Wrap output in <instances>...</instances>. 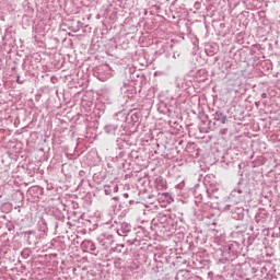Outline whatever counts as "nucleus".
Wrapping results in <instances>:
<instances>
[{
    "mask_svg": "<svg viewBox=\"0 0 280 280\" xmlns=\"http://www.w3.org/2000/svg\"><path fill=\"white\" fill-rule=\"evenodd\" d=\"M240 256V247L237 243H232L230 246L225 247L223 250V257L225 261H235Z\"/></svg>",
    "mask_w": 280,
    "mask_h": 280,
    "instance_id": "f257e3e1",
    "label": "nucleus"
},
{
    "mask_svg": "<svg viewBox=\"0 0 280 280\" xmlns=\"http://www.w3.org/2000/svg\"><path fill=\"white\" fill-rule=\"evenodd\" d=\"M97 75L96 78L98 80H101V82H106V80L110 79V68L108 67V65H105V66H101L98 69H97Z\"/></svg>",
    "mask_w": 280,
    "mask_h": 280,
    "instance_id": "f03ea898",
    "label": "nucleus"
},
{
    "mask_svg": "<svg viewBox=\"0 0 280 280\" xmlns=\"http://www.w3.org/2000/svg\"><path fill=\"white\" fill-rule=\"evenodd\" d=\"M266 222H268V211L266 210H259L256 214H255V223L259 224V226H264V224H266Z\"/></svg>",
    "mask_w": 280,
    "mask_h": 280,
    "instance_id": "7ed1b4c3",
    "label": "nucleus"
},
{
    "mask_svg": "<svg viewBox=\"0 0 280 280\" xmlns=\"http://www.w3.org/2000/svg\"><path fill=\"white\" fill-rule=\"evenodd\" d=\"M97 242L101 246L107 248V246H110V244H113V235L103 233L98 235Z\"/></svg>",
    "mask_w": 280,
    "mask_h": 280,
    "instance_id": "20e7f679",
    "label": "nucleus"
},
{
    "mask_svg": "<svg viewBox=\"0 0 280 280\" xmlns=\"http://www.w3.org/2000/svg\"><path fill=\"white\" fill-rule=\"evenodd\" d=\"M81 247L86 253H92V255H97V252H96L97 247L95 246V243H93V241H91V240L83 241L81 244Z\"/></svg>",
    "mask_w": 280,
    "mask_h": 280,
    "instance_id": "39448f33",
    "label": "nucleus"
},
{
    "mask_svg": "<svg viewBox=\"0 0 280 280\" xmlns=\"http://www.w3.org/2000/svg\"><path fill=\"white\" fill-rule=\"evenodd\" d=\"M132 226L127 223H120L119 226L116 229V233L120 235V237H126L128 235V232L131 231Z\"/></svg>",
    "mask_w": 280,
    "mask_h": 280,
    "instance_id": "423d86ee",
    "label": "nucleus"
},
{
    "mask_svg": "<svg viewBox=\"0 0 280 280\" xmlns=\"http://www.w3.org/2000/svg\"><path fill=\"white\" fill-rule=\"evenodd\" d=\"M231 215L234 220H244V208H232Z\"/></svg>",
    "mask_w": 280,
    "mask_h": 280,
    "instance_id": "0eeeda50",
    "label": "nucleus"
},
{
    "mask_svg": "<svg viewBox=\"0 0 280 280\" xmlns=\"http://www.w3.org/2000/svg\"><path fill=\"white\" fill-rule=\"evenodd\" d=\"M214 121H219V124H226V115L220 110L213 114Z\"/></svg>",
    "mask_w": 280,
    "mask_h": 280,
    "instance_id": "6e6552de",
    "label": "nucleus"
},
{
    "mask_svg": "<svg viewBox=\"0 0 280 280\" xmlns=\"http://www.w3.org/2000/svg\"><path fill=\"white\" fill-rule=\"evenodd\" d=\"M158 189H167V182L163 177H159L155 180Z\"/></svg>",
    "mask_w": 280,
    "mask_h": 280,
    "instance_id": "1a4fd4ad",
    "label": "nucleus"
},
{
    "mask_svg": "<svg viewBox=\"0 0 280 280\" xmlns=\"http://www.w3.org/2000/svg\"><path fill=\"white\" fill-rule=\"evenodd\" d=\"M236 233H246L248 231V225L246 223H240L235 225Z\"/></svg>",
    "mask_w": 280,
    "mask_h": 280,
    "instance_id": "9d476101",
    "label": "nucleus"
},
{
    "mask_svg": "<svg viewBox=\"0 0 280 280\" xmlns=\"http://www.w3.org/2000/svg\"><path fill=\"white\" fill-rule=\"evenodd\" d=\"M117 125H107L105 126V132H107V135H115V132H117Z\"/></svg>",
    "mask_w": 280,
    "mask_h": 280,
    "instance_id": "9b49d317",
    "label": "nucleus"
},
{
    "mask_svg": "<svg viewBox=\"0 0 280 280\" xmlns=\"http://www.w3.org/2000/svg\"><path fill=\"white\" fill-rule=\"evenodd\" d=\"M237 194H244V190L242 189V186H238L237 188H234L231 192L232 198H235Z\"/></svg>",
    "mask_w": 280,
    "mask_h": 280,
    "instance_id": "f8f14e48",
    "label": "nucleus"
},
{
    "mask_svg": "<svg viewBox=\"0 0 280 280\" xmlns=\"http://www.w3.org/2000/svg\"><path fill=\"white\" fill-rule=\"evenodd\" d=\"M104 194L105 196H110V194H113V188H110V186H105Z\"/></svg>",
    "mask_w": 280,
    "mask_h": 280,
    "instance_id": "ddd939ff",
    "label": "nucleus"
},
{
    "mask_svg": "<svg viewBox=\"0 0 280 280\" xmlns=\"http://www.w3.org/2000/svg\"><path fill=\"white\" fill-rule=\"evenodd\" d=\"M23 82H24V81L21 80V77L18 75V77H16V83H18V84H23Z\"/></svg>",
    "mask_w": 280,
    "mask_h": 280,
    "instance_id": "4468645a",
    "label": "nucleus"
},
{
    "mask_svg": "<svg viewBox=\"0 0 280 280\" xmlns=\"http://www.w3.org/2000/svg\"><path fill=\"white\" fill-rule=\"evenodd\" d=\"M261 97H262V100H266V97H268V94L262 93V94H261Z\"/></svg>",
    "mask_w": 280,
    "mask_h": 280,
    "instance_id": "2eb2a0df",
    "label": "nucleus"
},
{
    "mask_svg": "<svg viewBox=\"0 0 280 280\" xmlns=\"http://www.w3.org/2000/svg\"><path fill=\"white\" fill-rule=\"evenodd\" d=\"M113 200H119V197H114Z\"/></svg>",
    "mask_w": 280,
    "mask_h": 280,
    "instance_id": "dca6fc26",
    "label": "nucleus"
},
{
    "mask_svg": "<svg viewBox=\"0 0 280 280\" xmlns=\"http://www.w3.org/2000/svg\"><path fill=\"white\" fill-rule=\"evenodd\" d=\"M125 198H128V194H124Z\"/></svg>",
    "mask_w": 280,
    "mask_h": 280,
    "instance_id": "f3484780",
    "label": "nucleus"
},
{
    "mask_svg": "<svg viewBox=\"0 0 280 280\" xmlns=\"http://www.w3.org/2000/svg\"><path fill=\"white\" fill-rule=\"evenodd\" d=\"M226 208L230 209L229 206H226Z\"/></svg>",
    "mask_w": 280,
    "mask_h": 280,
    "instance_id": "a211bd4d",
    "label": "nucleus"
}]
</instances>
